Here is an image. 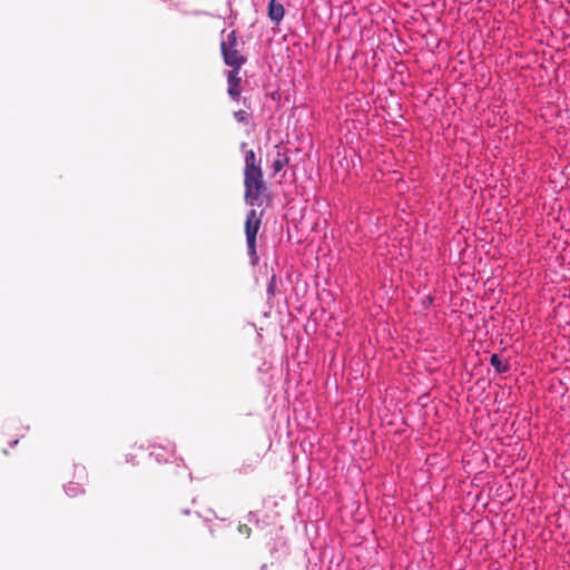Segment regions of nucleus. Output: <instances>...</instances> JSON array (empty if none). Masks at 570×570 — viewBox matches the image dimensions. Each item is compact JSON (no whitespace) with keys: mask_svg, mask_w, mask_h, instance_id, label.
Segmentation results:
<instances>
[{"mask_svg":"<svg viewBox=\"0 0 570 570\" xmlns=\"http://www.w3.org/2000/svg\"><path fill=\"white\" fill-rule=\"evenodd\" d=\"M160 451H165V449L158 445H153L150 455L155 456L156 459H159L163 455V452Z\"/></svg>","mask_w":570,"mask_h":570,"instance_id":"f8f14e48","label":"nucleus"},{"mask_svg":"<svg viewBox=\"0 0 570 570\" xmlns=\"http://www.w3.org/2000/svg\"><path fill=\"white\" fill-rule=\"evenodd\" d=\"M243 48L244 42L237 37V32L235 30L228 32L220 41L224 63L227 67H243L247 62Z\"/></svg>","mask_w":570,"mask_h":570,"instance_id":"f257e3e1","label":"nucleus"},{"mask_svg":"<svg viewBox=\"0 0 570 570\" xmlns=\"http://www.w3.org/2000/svg\"><path fill=\"white\" fill-rule=\"evenodd\" d=\"M17 443H18V439H16V440H13V441H10V443H9V444H10V446H13V445H16Z\"/></svg>","mask_w":570,"mask_h":570,"instance_id":"ddd939ff","label":"nucleus"},{"mask_svg":"<svg viewBox=\"0 0 570 570\" xmlns=\"http://www.w3.org/2000/svg\"><path fill=\"white\" fill-rule=\"evenodd\" d=\"M86 479V471L85 468H79V481L78 482H70L67 485H65V492L69 497H77L78 494H81L85 492L83 489V480Z\"/></svg>","mask_w":570,"mask_h":570,"instance_id":"423d86ee","label":"nucleus"},{"mask_svg":"<svg viewBox=\"0 0 570 570\" xmlns=\"http://www.w3.org/2000/svg\"><path fill=\"white\" fill-rule=\"evenodd\" d=\"M275 288H276V276L272 275V277L269 279V283L267 285V294H268V296H273L274 295Z\"/></svg>","mask_w":570,"mask_h":570,"instance_id":"9b49d317","label":"nucleus"},{"mask_svg":"<svg viewBox=\"0 0 570 570\" xmlns=\"http://www.w3.org/2000/svg\"><path fill=\"white\" fill-rule=\"evenodd\" d=\"M262 225V214L256 209H250L246 215L245 235L247 245V255L253 266L257 265L259 257L257 254V234Z\"/></svg>","mask_w":570,"mask_h":570,"instance_id":"7ed1b4c3","label":"nucleus"},{"mask_svg":"<svg viewBox=\"0 0 570 570\" xmlns=\"http://www.w3.org/2000/svg\"><path fill=\"white\" fill-rule=\"evenodd\" d=\"M247 142H242L240 150L244 154V177L262 174V158L257 157L253 149L247 148Z\"/></svg>","mask_w":570,"mask_h":570,"instance_id":"20e7f679","label":"nucleus"},{"mask_svg":"<svg viewBox=\"0 0 570 570\" xmlns=\"http://www.w3.org/2000/svg\"><path fill=\"white\" fill-rule=\"evenodd\" d=\"M244 198L247 205L261 207L269 199L268 187L264 174L244 177Z\"/></svg>","mask_w":570,"mask_h":570,"instance_id":"f03ea898","label":"nucleus"},{"mask_svg":"<svg viewBox=\"0 0 570 570\" xmlns=\"http://www.w3.org/2000/svg\"><path fill=\"white\" fill-rule=\"evenodd\" d=\"M166 452H167V454H168V455H171V454H173V450H171V449H170V450H168V451H166Z\"/></svg>","mask_w":570,"mask_h":570,"instance_id":"4468645a","label":"nucleus"},{"mask_svg":"<svg viewBox=\"0 0 570 570\" xmlns=\"http://www.w3.org/2000/svg\"><path fill=\"white\" fill-rule=\"evenodd\" d=\"M234 118L239 124H248L250 115L246 110L239 109L234 112Z\"/></svg>","mask_w":570,"mask_h":570,"instance_id":"9d476101","label":"nucleus"},{"mask_svg":"<svg viewBox=\"0 0 570 570\" xmlns=\"http://www.w3.org/2000/svg\"><path fill=\"white\" fill-rule=\"evenodd\" d=\"M289 163V157L286 154L277 151L276 158L272 163V169L275 174L284 169Z\"/></svg>","mask_w":570,"mask_h":570,"instance_id":"1a4fd4ad","label":"nucleus"},{"mask_svg":"<svg viewBox=\"0 0 570 570\" xmlns=\"http://www.w3.org/2000/svg\"><path fill=\"white\" fill-rule=\"evenodd\" d=\"M242 67H229L225 76L227 80V92L230 99L239 101L242 95V77L239 76Z\"/></svg>","mask_w":570,"mask_h":570,"instance_id":"39448f33","label":"nucleus"},{"mask_svg":"<svg viewBox=\"0 0 570 570\" xmlns=\"http://www.w3.org/2000/svg\"><path fill=\"white\" fill-rule=\"evenodd\" d=\"M490 364L494 367L499 374L507 373L510 370V365L507 361H503L499 354H492L490 357Z\"/></svg>","mask_w":570,"mask_h":570,"instance_id":"6e6552de","label":"nucleus"},{"mask_svg":"<svg viewBox=\"0 0 570 570\" xmlns=\"http://www.w3.org/2000/svg\"><path fill=\"white\" fill-rule=\"evenodd\" d=\"M267 14L271 21L276 24L279 23L285 16L284 6L277 0H271L268 3Z\"/></svg>","mask_w":570,"mask_h":570,"instance_id":"0eeeda50","label":"nucleus"},{"mask_svg":"<svg viewBox=\"0 0 570 570\" xmlns=\"http://www.w3.org/2000/svg\"><path fill=\"white\" fill-rule=\"evenodd\" d=\"M181 512H183L184 514H188V513H189V511H188V510H184V511H181Z\"/></svg>","mask_w":570,"mask_h":570,"instance_id":"2eb2a0df","label":"nucleus"}]
</instances>
